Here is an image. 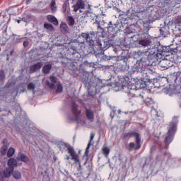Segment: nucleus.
Returning a JSON list of instances; mask_svg holds the SVG:
<instances>
[{
  "label": "nucleus",
  "instance_id": "f257e3e1",
  "mask_svg": "<svg viewBox=\"0 0 181 181\" xmlns=\"http://www.w3.org/2000/svg\"><path fill=\"white\" fill-rule=\"evenodd\" d=\"M141 59L140 60H137L136 64L132 68L131 74H134V73H142L145 71L148 67H149V62L153 60L155 62V59H149V54H148V51L146 52H143L141 54Z\"/></svg>",
  "mask_w": 181,
  "mask_h": 181
},
{
  "label": "nucleus",
  "instance_id": "f03ea898",
  "mask_svg": "<svg viewBox=\"0 0 181 181\" xmlns=\"http://www.w3.org/2000/svg\"><path fill=\"white\" fill-rule=\"evenodd\" d=\"M173 52V49L170 46L163 47L160 45L157 47H153L147 51L148 54V59H154L155 60H159L162 59V56H165L166 53H170Z\"/></svg>",
  "mask_w": 181,
  "mask_h": 181
},
{
  "label": "nucleus",
  "instance_id": "7ed1b4c3",
  "mask_svg": "<svg viewBox=\"0 0 181 181\" xmlns=\"http://www.w3.org/2000/svg\"><path fill=\"white\" fill-rule=\"evenodd\" d=\"M132 136H134L135 138V143L130 142L129 144L128 151H133V149H134V151H139V149L142 148V144L141 143V134L135 131L123 134V139H127V138L129 139L130 138H132Z\"/></svg>",
  "mask_w": 181,
  "mask_h": 181
},
{
  "label": "nucleus",
  "instance_id": "20e7f679",
  "mask_svg": "<svg viewBox=\"0 0 181 181\" xmlns=\"http://www.w3.org/2000/svg\"><path fill=\"white\" fill-rule=\"evenodd\" d=\"M114 37H115V35L110 34V35H108V37L103 41H101V40H98L95 44L93 45V49L95 52L103 53L104 50H107V49H110L111 46H114Z\"/></svg>",
  "mask_w": 181,
  "mask_h": 181
},
{
  "label": "nucleus",
  "instance_id": "39448f33",
  "mask_svg": "<svg viewBox=\"0 0 181 181\" xmlns=\"http://www.w3.org/2000/svg\"><path fill=\"white\" fill-rule=\"evenodd\" d=\"M82 83L84 84L86 88H87L89 95L96 94L95 91H97L96 87L97 84H98V79L91 76H85Z\"/></svg>",
  "mask_w": 181,
  "mask_h": 181
},
{
  "label": "nucleus",
  "instance_id": "423d86ee",
  "mask_svg": "<svg viewBox=\"0 0 181 181\" xmlns=\"http://www.w3.org/2000/svg\"><path fill=\"white\" fill-rule=\"evenodd\" d=\"M168 129V130L164 140L165 142V149L169 148L170 144L172 142V141H173V138H175V134H176V131L177 130V123H176V122H170L169 123Z\"/></svg>",
  "mask_w": 181,
  "mask_h": 181
},
{
  "label": "nucleus",
  "instance_id": "0eeeda50",
  "mask_svg": "<svg viewBox=\"0 0 181 181\" xmlns=\"http://www.w3.org/2000/svg\"><path fill=\"white\" fill-rule=\"evenodd\" d=\"M98 25L97 29L98 31H90L86 32V33H81V36L86 40V42H89L90 45H93L94 40H93V37H95V35L97 33H104V28H102L101 25H100V22L98 21H96L95 22Z\"/></svg>",
  "mask_w": 181,
  "mask_h": 181
},
{
  "label": "nucleus",
  "instance_id": "6e6552de",
  "mask_svg": "<svg viewBox=\"0 0 181 181\" xmlns=\"http://www.w3.org/2000/svg\"><path fill=\"white\" fill-rule=\"evenodd\" d=\"M78 47H80L78 42L69 44V47L66 51V56L69 57V60H76V59H78V56H80Z\"/></svg>",
  "mask_w": 181,
  "mask_h": 181
},
{
  "label": "nucleus",
  "instance_id": "1a4fd4ad",
  "mask_svg": "<svg viewBox=\"0 0 181 181\" xmlns=\"http://www.w3.org/2000/svg\"><path fill=\"white\" fill-rule=\"evenodd\" d=\"M151 43H152V37H151L149 34L140 35L139 45H141V46H144V47H146L148 46H151Z\"/></svg>",
  "mask_w": 181,
  "mask_h": 181
},
{
  "label": "nucleus",
  "instance_id": "9d476101",
  "mask_svg": "<svg viewBox=\"0 0 181 181\" xmlns=\"http://www.w3.org/2000/svg\"><path fill=\"white\" fill-rule=\"evenodd\" d=\"M71 112L75 116L74 121L78 122L80 121V115H81V110L78 109V105L76 102L71 103Z\"/></svg>",
  "mask_w": 181,
  "mask_h": 181
},
{
  "label": "nucleus",
  "instance_id": "9b49d317",
  "mask_svg": "<svg viewBox=\"0 0 181 181\" xmlns=\"http://www.w3.org/2000/svg\"><path fill=\"white\" fill-rule=\"evenodd\" d=\"M14 170H13L8 167L2 172H0V181H4L5 180V179H8L10 176H12V174L13 173Z\"/></svg>",
  "mask_w": 181,
  "mask_h": 181
},
{
  "label": "nucleus",
  "instance_id": "f8f14e48",
  "mask_svg": "<svg viewBox=\"0 0 181 181\" xmlns=\"http://www.w3.org/2000/svg\"><path fill=\"white\" fill-rule=\"evenodd\" d=\"M141 74V80L144 83V84H148V83H151L152 81V78H151V76H152V74L151 72L146 71H143V72H140Z\"/></svg>",
  "mask_w": 181,
  "mask_h": 181
},
{
  "label": "nucleus",
  "instance_id": "ddd939ff",
  "mask_svg": "<svg viewBox=\"0 0 181 181\" xmlns=\"http://www.w3.org/2000/svg\"><path fill=\"white\" fill-rule=\"evenodd\" d=\"M43 67V62H37L30 66V74H33V73H36V71H39L40 69Z\"/></svg>",
  "mask_w": 181,
  "mask_h": 181
},
{
  "label": "nucleus",
  "instance_id": "4468645a",
  "mask_svg": "<svg viewBox=\"0 0 181 181\" xmlns=\"http://www.w3.org/2000/svg\"><path fill=\"white\" fill-rule=\"evenodd\" d=\"M84 109H85V115L87 119H88V121H90V122H94V110L91 109H88L87 108V107H85Z\"/></svg>",
  "mask_w": 181,
  "mask_h": 181
},
{
  "label": "nucleus",
  "instance_id": "2eb2a0df",
  "mask_svg": "<svg viewBox=\"0 0 181 181\" xmlns=\"http://www.w3.org/2000/svg\"><path fill=\"white\" fill-rule=\"evenodd\" d=\"M16 159L18 161L20 160V162H23V163H28V162L30 160L26 154L21 151L18 153Z\"/></svg>",
  "mask_w": 181,
  "mask_h": 181
},
{
  "label": "nucleus",
  "instance_id": "dca6fc26",
  "mask_svg": "<svg viewBox=\"0 0 181 181\" xmlns=\"http://www.w3.org/2000/svg\"><path fill=\"white\" fill-rule=\"evenodd\" d=\"M69 155L71 156V160H74L75 165H78L81 163V161H80V158L78 157V154L76 153L75 150L71 151V153Z\"/></svg>",
  "mask_w": 181,
  "mask_h": 181
},
{
  "label": "nucleus",
  "instance_id": "f3484780",
  "mask_svg": "<svg viewBox=\"0 0 181 181\" xmlns=\"http://www.w3.org/2000/svg\"><path fill=\"white\" fill-rule=\"evenodd\" d=\"M7 165L8 166V168L15 170V168H18V161L16 160V159L11 158L8 159Z\"/></svg>",
  "mask_w": 181,
  "mask_h": 181
},
{
  "label": "nucleus",
  "instance_id": "a211bd4d",
  "mask_svg": "<svg viewBox=\"0 0 181 181\" xmlns=\"http://www.w3.org/2000/svg\"><path fill=\"white\" fill-rule=\"evenodd\" d=\"M61 148H62L64 151H68V153H71V152H74V148L71 146L70 144L67 143L62 142L60 144Z\"/></svg>",
  "mask_w": 181,
  "mask_h": 181
},
{
  "label": "nucleus",
  "instance_id": "6ab92c4d",
  "mask_svg": "<svg viewBox=\"0 0 181 181\" xmlns=\"http://www.w3.org/2000/svg\"><path fill=\"white\" fill-rule=\"evenodd\" d=\"M47 19L49 22L53 23V25H54L55 26L59 25V21H57V18H56V17H54V16L48 15L47 16Z\"/></svg>",
  "mask_w": 181,
  "mask_h": 181
},
{
  "label": "nucleus",
  "instance_id": "aec40b11",
  "mask_svg": "<svg viewBox=\"0 0 181 181\" xmlns=\"http://www.w3.org/2000/svg\"><path fill=\"white\" fill-rule=\"evenodd\" d=\"M52 70V64H47L43 66L42 71L43 74H49Z\"/></svg>",
  "mask_w": 181,
  "mask_h": 181
},
{
  "label": "nucleus",
  "instance_id": "412c9836",
  "mask_svg": "<svg viewBox=\"0 0 181 181\" xmlns=\"http://www.w3.org/2000/svg\"><path fill=\"white\" fill-rule=\"evenodd\" d=\"M69 6H70V3L68 1L64 0L61 8L62 13H66V12H67V8H69Z\"/></svg>",
  "mask_w": 181,
  "mask_h": 181
},
{
  "label": "nucleus",
  "instance_id": "4be33fe9",
  "mask_svg": "<svg viewBox=\"0 0 181 181\" xmlns=\"http://www.w3.org/2000/svg\"><path fill=\"white\" fill-rule=\"evenodd\" d=\"M151 29V26L148 23H145L143 24V30L141 35H149V30Z\"/></svg>",
  "mask_w": 181,
  "mask_h": 181
},
{
  "label": "nucleus",
  "instance_id": "5701e85b",
  "mask_svg": "<svg viewBox=\"0 0 181 181\" xmlns=\"http://www.w3.org/2000/svg\"><path fill=\"white\" fill-rule=\"evenodd\" d=\"M60 30L62 32V33H69V26L67 24L64 22H62L60 24Z\"/></svg>",
  "mask_w": 181,
  "mask_h": 181
},
{
  "label": "nucleus",
  "instance_id": "b1692460",
  "mask_svg": "<svg viewBox=\"0 0 181 181\" xmlns=\"http://www.w3.org/2000/svg\"><path fill=\"white\" fill-rule=\"evenodd\" d=\"M160 35H161V36H163L164 37H166V36L169 35V28L161 27L160 28Z\"/></svg>",
  "mask_w": 181,
  "mask_h": 181
},
{
  "label": "nucleus",
  "instance_id": "393cba45",
  "mask_svg": "<svg viewBox=\"0 0 181 181\" xmlns=\"http://www.w3.org/2000/svg\"><path fill=\"white\" fill-rule=\"evenodd\" d=\"M5 78L6 76H5V71L4 69H0V85L4 86L5 84Z\"/></svg>",
  "mask_w": 181,
  "mask_h": 181
},
{
  "label": "nucleus",
  "instance_id": "a878e982",
  "mask_svg": "<svg viewBox=\"0 0 181 181\" xmlns=\"http://www.w3.org/2000/svg\"><path fill=\"white\" fill-rule=\"evenodd\" d=\"M12 175H13V177H14V179H16V180H19L22 179V173L19 170L13 171Z\"/></svg>",
  "mask_w": 181,
  "mask_h": 181
},
{
  "label": "nucleus",
  "instance_id": "bb28decb",
  "mask_svg": "<svg viewBox=\"0 0 181 181\" xmlns=\"http://www.w3.org/2000/svg\"><path fill=\"white\" fill-rule=\"evenodd\" d=\"M66 22L69 25V26H74V23H76V21H74V18L73 16H68L66 17Z\"/></svg>",
  "mask_w": 181,
  "mask_h": 181
},
{
  "label": "nucleus",
  "instance_id": "cd10ccee",
  "mask_svg": "<svg viewBox=\"0 0 181 181\" xmlns=\"http://www.w3.org/2000/svg\"><path fill=\"white\" fill-rule=\"evenodd\" d=\"M75 5L80 9H84L86 8V3L83 0H77Z\"/></svg>",
  "mask_w": 181,
  "mask_h": 181
},
{
  "label": "nucleus",
  "instance_id": "c85d7f7f",
  "mask_svg": "<svg viewBox=\"0 0 181 181\" xmlns=\"http://www.w3.org/2000/svg\"><path fill=\"white\" fill-rule=\"evenodd\" d=\"M104 28H107L108 29V32H115V28H117V25L115 24L113 25L112 22L110 21L108 26Z\"/></svg>",
  "mask_w": 181,
  "mask_h": 181
},
{
  "label": "nucleus",
  "instance_id": "c756f323",
  "mask_svg": "<svg viewBox=\"0 0 181 181\" xmlns=\"http://www.w3.org/2000/svg\"><path fill=\"white\" fill-rule=\"evenodd\" d=\"M129 75H127V76H126V78H122L120 79V81L122 83V86L124 87V86H127L129 83H128V80H129Z\"/></svg>",
  "mask_w": 181,
  "mask_h": 181
},
{
  "label": "nucleus",
  "instance_id": "7c9ffc66",
  "mask_svg": "<svg viewBox=\"0 0 181 181\" xmlns=\"http://www.w3.org/2000/svg\"><path fill=\"white\" fill-rule=\"evenodd\" d=\"M56 1L57 0H52V1L50 4V8L52 12H56L57 11V6H56Z\"/></svg>",
  "mask_w": 181,
  "mask_h": 181
},
{
  "label": "nucleus",
  "instance_id": "2f4dec72",
  "mask_svg": "<svg viewBox=\"0 0 181 181\" xmlns=\"http://www.w3.org/2000/svg\"><path fill=\"white\" fill-rule=\"evenodd\" d=\"M13 155H15V148L11 147L8 151H7V157L8 158H12V156H13Z\"/></svg>",
  "mask_w": 181,
  "mask_h": 181
},
{
  "label": "nucleus",
  "instance_id": "473e14b6",
  "mask_svg": "<svg viewBox=\"0 0 181 181\" xmlns=\"http://www.w3.org/2000/svg\"><path fill=\"white\" fill-rule=\"evenodd\" d=\"M144 102L145 103L146 105H147V107H151V105L153 104V100L151 98H146L144 100Z\"/></svg>",
  "mask_w": 181,
  "mask_h": 181
},
{
  "label": "nucleus",
  "instance_id": "72a5a7b5",
  "mask_svg": "<svg viewBox=\"0 0 181 181\" xmlns=\"http://www.w3.org/2000/svg\"><path fill=\"white\" fill-rule=\"evenodd\" d=\"M44 28L45 29H47L48 30H54V27H53V25H52L50 23H45L44 24Z\"/></svg>",
  "mask_w": 181,
  "mask_h": 181
},
{
  "label": "nucleus",
  "instance_id": "f704fd0d",
  "mask_svg": "<svg viewBox=\"0 0 181 181\" xmlns=\"http://www.w3.org/2000/svg\"><path fill=\"white\" fill-rule=\"evenodd\" d=\"M62 92H63V85H62V83L57 84L56 93H57V94H60V93H62Z\"/></svg>",
  "mask_w": 181,
  "mask_h": 181
},
{
  "label": "nucleus",
  "instance_id": "c9c22d12",
  "mask_svg": "<svg viewBox=\"0 0 181 181\" xmlns=\"http://www.w3.org/2000/svg\"><path fill=\"white\" fill-rule=\"evenodd\" d=\"M102 152L105 156H108L110 155V148L108 147H103Z\"/></svg>",
  "mask_w": 181,
  "mask_h": 181
},
{
  "label": "nucleus",
  "instance_id": "e433bc0d",
  "mask_svg": "<svg viewBox=\"0 0 181 181\" xmlns=\"http://www.w3.org/2000/svg\"><path fill=\"white\" fill-rule=\"evenodd\" d=\"M35 87L36 86H35V83H33V82H31V83H28L27 88H28V90H32L33 91V93H35Z\"/></svg>",
  "mask_w": 181,
  "mask_h": 181
},
{
  "label": "nucleus",
  "instance_id": "4c0bfd02",
  "mask_svg": "<svg viewBox=\"0 0 181 181\" xmlns=\"http://www.w3.org/2000/svg\"><path fill=\"white\" fill-rule=\"evenodd\" d=\"M45 84L49 87V88H56V85H54L53 83H50L49 81H46Z\"/></svg>",
  "mask_w": 181,
  "mask_h": 181
},
{
  "label": "nucleus",
  "instance_id": "58836bf2",
  "mask_svg": "<svg viewBox=\"0 0 181 181\" xmlns=\"http://www.w3.org/2000/svg\"><path fill=\"white\" fill-rule=\"evenodd\" d=\"M90 146H91V141L88 142V144L86 151L84 153V156H88V153L90 152L88 150L90 149Z\"/></svg>",
  "mask_w": 181,
  "mask_h": 181
},
{
  "label": "nucleus",
  "instance_id": "ea45409f",
  "mask_svg": "<svg viewBox=\"0 0 181 181\" xmlns=\"http://www.w3.org/2000/svg\"><path fill=\"white\" fill-rule=\"evenodd\" d=\"M49 78H50V81L54 84H56V83H57V78H56V76H52L49 77Z\"/></svg>",
  "mask_w": 181,
  "mask_h": 181
},
{
  "label": "nucleus",
  "instance_id": "a19ab883",
  "mask_svg": "<svg viewBox=\"0 0 181 181\" xmlns=\"http://www.w3.org/2000/svg\"><path fill=\"white\" fill-rule=\"evenodd\" d=\"M13 40H15L16 43H21V38H19V37H18V35L16 34H13ZM15 37H17L15 40Z\"/></svg>",
  "mask_w": 181,
  "mask_h": 181
},
{
  "label": "nucleus",
  "instance_id": "79ce46f5",
  "mask_svg": "<svg viewBox=\"0 0 181 181\" xmlns=\"http://www.w3.org/2000/svg\"><path fill=\"white\" fill-rule=\"evenodd\" d=\"M157 148L158 147L156 145H153L150 150L151 153H153V152H155V151H156Z\"/></svg>",
  "mask_w": 181,
  "mask_h": 181
},
{
  "label": "nucleus",
  "instance_id": "37998d69",
  "mask_svg": "<svg viewBox=\"0 0 181 181\" xmlns=\"http://www.w3.org/2000/svg\"><path fill=\"white\" fill-rule=\"evenodd\" d=\"M89 67H93V70H95L97 64H94L93 62H90L88 64Z\"/></svg>",
  "mask_w": 181,
  "mask_h": 181
},
{
  "label": "nucleus",
  "instance_id": "c03bdc74",
  "mask_svg": "<svg viewBox=\"0 0 181 181\" xmlns=\"http://www.w3.org/2000/svg\"><path fill=\"white\" fill-rule=\"evenodd\" d=\"M103 59L105 60L106 62H108V60H111V57H108L107 55H105L103 57Z\"/></svg>",
  "mask_w": 181,
  "mask_h": 181
},
{
  "label": "nucleus",
  "instance_id": "a18cd8bd",
  "mask_svg": "<svg viewBox=\"0 0 181 181\" xmlns=\"http://www.w3.org/2000/svg\"><path fill=\"white\" fill-rule=\"evenodd\" d=\"M72 8H74V12H77V11H78V9H81L80 8H78V7L77 6L76 4L72 6Z\"/></svg>",
  "mask_w": 181,
  "mask_h": 181
},
{
  "label": "nucleus",
  "instance_id": "49530a36",
  "mask_svg": "<svg viewBox=\"0 0 181 181\" xmlns=\"http://www.w3.org/2000/svg\"><path fill=\"white\" fill-rule=\"evenodd\" d=\"M84 16V18H88V15H91V13L88 11H85L84 13H83Z\"/></svg>",
  "mask_w": 181,
  "mask_h": 181
},
{
  "label": "nucleus",
  "instance_id": "de8ad7c7",
  "mask_svg": "<svg viewBox=\"0 0 181 181\" xmlns=\"http://www.w3.org/2000/svg\"><path fill=\"white\" fill-rule=\"evenodd\" d=\"M94 136H95V134L94 133H90V139L89 141V142H90L91 144V141H93V139H94Z\"/></svg>",
  "mask_w": 181,
  "mask_h": 181
},
{
  "label": "nucleus",
  "instance_id": "09e8293b",
  "mask_svg": "<svg viewBox=\"0 0 181 181\" xmlns=\"http://www.w3.org/2000/svg\"><path fill=\"white\" fill-rule=\"evenodd\" d=\"M23 45L25 47H28V46H29V41H24Z\"/></svg>",
  "mask_w": 181,
  "mask_h": 181
},
{
  "label": "nucleus",
  "instance_id": "8fccbe9b",
  "mask_svg": "<svg viewBox=\"0 0 181 181\" xmlns=\"http://www.w3.org/2000/svg\"><path fill=\"white\" fill-rule=\"evenodd\" d=\"M7 149L6 148H1V153L2 155H5L6 153Z\"/></svg>",
  "mask_w": 181,
  "mask_h": 181
},
{
  "label": "nucleus",
  "instance_id": "3c124183",
  "mask_svg": "<svg viewBox=\"0 0 181 181\" xmlns=\"http://www.w3.org/2000/svg\"><path fill=\"white\" fill-rule=\"evenodd\" d=\"M124 114L127 115V114H135V112L134 111H125Z\"/></svg>",
  "mask_w": 181,
  "mask_h": 181
},
{
  "label": "nucleus",
  "instance_id": "603ef678",
  "mask_svg": "<svg viewBox=\"0 0 181 181\" xmlns=\"http://www.w3.org/2000/svg\"><path fill=\"white\" fill-rule=\"evenodd\" d=\"M78 170H81L82 168H81V163L78 164V168H77Z\"/></svg>",
  "mask_w": 181,
  "mask_h": 181
},
{
  "label": "nucleus",
  "instance_id": "864d4df0",
  "mask_svg": "<svg viewBox=\"0 0 181 181\" xmlns=\"http://www.w3.org/2000/svg\"><path fill=\"white\" fill-rule=\"evenodd\" d=\"M148 179H149V177H143V180L144 181H148Z\"/></svg>",
  "mask_w": 181,
  "mask_h": 181
},
{
  "label": "nucleus",
  "instance_id": "5fc2aeb1",
  "mask_svg": "<svg viewBox=\"0 0 181 181\" xmlns=\"http://www.w3.org/2000/svg\"><path fill=\"white\" fill-rule=\"evenodd\" d=\"M115 11L118 13H121V10L119 9V8H115Z\"/></svg>",
  "mask_w": 181,
  "mask_h": 181
},
{
  "label": "nucleus",
  "instance_id": "6e6d98bb",
  "mask_svg": "<svg viewBox=\"0 0 181 181\" xmlns=\"http://www.w3.org/2000/svg\"><path fill=\"white\" fill-rule=\"evenodd\" d=\"M30 2H32V0H26L27 5H29V4H30Z\"/></svg>",
  "mask_w": 181,
  "mask_h": 181
},
{
  "label": "nucleus",
  "instance_id": "4d7b16f0",
  "mask_svg": "<svg viewBox=\"0 0 181 181\" xmlns=\"http://www.w3.org/2000/svg\"><path fill=\"white\" fill-rule=\"evenodd\" d=\"M166 155H168L169 156H170V153H169L168 152H165L164 153V156H166Z\"/></svg>",
  "mask_w": 181,
  "mask_h": 181
},
{
  "label": "nucleus",
  "instance_id": "13d9d810",
  "mask_svg": "<svg viewBox=\"0 0 181 181\" xmlns=\"http://www.w3.org/2000/svg\"><path fill=\"white\" fill-rule=\"evenodd\" d=\"M86 165H87V159H86L84 163H83V166H86Z\"/></svg>",
  "mask_w": 181,
  "mask_h": 181
},
{
  "label": "nucleus",
  "instance_id": "bf43d9fd",
  "mask_svg": "<svg viewBox=\"0 0 181 181\" xmlns=\"http://www.w3.org/2000/svg\"><path fill=\"white\" fill-rule=\"evenodd\" d=\"M70 160V156H66V160Z\"/></svg>",
  "mask_w": 181,
  "mask_h": 181
},
{
  "label": "nucleus",
  "instance_id": "052dcab7",
  "mask_svg": "<svg viewBox=\"0 0 181 181\" xmlns=\"http://www.w3.org/2000/svg\"><path fill=\"white\" fill-rule=\"evenodd\" d=\"M104 25H105V22H104V21H102V26H104Z\"/></svg>",
  "mask_w": 181,
  "mask_h": 181
},
{
  "label": "nucleus",
  "instance_id": "680f3d73",
  "mask_svg": "<svg viewBox=\"0 0 181 181\" xmlns=\"http://www.w3.org/2000/svg\"><path fill=\"white\" fill-rule=\"evenodd\" d=\"M105 69H110V66H108V65H107V66H105Z\"/></svg>",
  "mask_w": 181,
  "mask_h": 181
},
{
  "label": "nucleus",
  "instance_id": "e2e57ef3",
  "mask_svg": "<svg viewBox=\"0 0 181 181\" xmlns=\"http://www.w3.org/2000/svg\"><path fill=\"white\" fill-rule=\"evenodd\" d=\"M128 12H129V10H128L127 12L124 13V14L128 15Z\"/></svg>",
  "mask_w": 181,
  "mask_h": 181
},
{
  "label": "nucleus",
  "instance_id": "0e129e2a",
  "mask_svg": "<svg viewBox=\"0 0 181 181\" xmlns=\"http://www.w3.org/2000/svg\"><path fill=\"white\" fill-rule=\"evenodd\" d=\"M18 23H21V20H17Z\"/></svg>",
  "mask_w": 181,
  "mask_h": 181
},
{
  "label": "nucleus",
  "instance_id": "69168bd1",
  "mask_svg": "<svg viewBox=\"0 0 181 181\" xmlns=\"http://www.w3.org/2000/svg\"><path fill=\"white\" fill-rule=\"evenodd\" d=\"M125 59H126V60H128V58H127V57H126V58H124V60H125Z\"/></svg>",
  "mask_w": 181,
  "mask_h": 181
},
{
  "label": "nucleus",
  "instance_id": "338daca9",
  "mask_svg": "<svg viewBox=\"0 0 181 181\" xmlns=\"http://www.w3.org/2000/svg\"><path fill=\"white\" fill-rule=\"evenodd\" d=\"M2 25V23H0V26Z\"/></svg>",
  "mask_w": 181,
  "mask_h": 181
},
{
  "label": "nucleus",
  "instance_id": "774afa93",
  "mask_svg": "<svg viewBox=\"0 0 181 181\" xmlns=\"http://www.w3.org/2000/svg\"><path fill=\"white\" fill-rule=\"evenodd\" d=\"M180 107H181V104L180 105Z\"/></svg>",
  "mask_w": 181,
  "mask_h": 181
}]
</instances>
